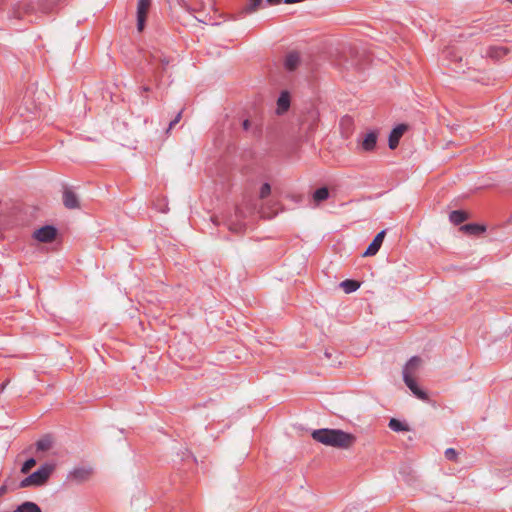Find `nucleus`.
<instances>
[{"instance_id": "obj_7", "label": "nucleus", "mask_w": 512, "mask_h": 512, "mask_svg": "<svg viewBox=\"0 0 512 512\" xmlns=\"http://www.w3.org/2000/svg\"><path fill=\"white\" fill-rule=\"evenodd\" d=\"M92 472L89 467H78L69 473L68 479L76 483H83L91 477Z\"/></svg>"}, {"instance_id": "obj_31", "label": "nucleus", "mask_w": 512, "mask_h": 512, "mask_svg": "<svg viewBox=\"0 0 512 512\" xmlns=\"http://www.w3.org/2000/svg\"><path fill=\"white\" fill-rule=\"evenodd\" d=\"M269 5H278L282 0H266Z\"/></svg>"}, {"instance_id": "obj_24", "label": "nucleus", "mask_w": 512, "mask_h": 512, "mask_svg": "<svg viewBox=\"0 0 512 512\" xmlns=\"http://www.w3.org/2000/svg\"><path fill=\"white\" fill-rule=\"evenodd\" d=\"M159 61H160V67H158L155 71L157 78L163 76V73H164L166 67L170 63V60L167 57H162V56L159 57Z\"/></svg>"}, {"instance_id": "obj_10", "label": "nucleus", "mask_w": 512, "mask_h": 512, "mask_svg": "<svg viewBox=\"0 0 512 512\" xmlns=\"http://www.w3.org/2000/svg\"><path fill=\"white\" fill-rule=\"evenodd\" d=\"M378 134L376 131L367 133L361 141V149L365 152H372L377 145Z\"/></svg>"}, {"instance_id": "obj_25", "label": "nucleus", "mask_w": 512, "mask_h": 512, "mask_svg": "<svg viewBox=\"0 0 512 512\" xmlns=\"http://www.w3.org/2000/svg\"><path fill=\"white\" fill-rule=\"evenodd\" d=\"M154 207L157 211L161 213H167L169 211L168 203L165 198L157 199L154 202Z\"/></svg>"}, {"instance_id": "obj_20", "label": "nucleus", "mask_w": 512, "mask_h": 512, "mask_svg": "<svg viewBox=\"0 0 512 512\" xmlns=\"http://www.w3.org/2000/svg\"><path fill=\"white\" fill-rule=\"evenodd\" d=\"M420 363H421L420 357H418V356L411 357L403 368V374L410 373V375H412V373L419 367Z\"/></svg>"}, {"instance_id": "obj_14", "label": "nucleus", "mask_w": 512, "mask_h": 512, "mask_svg": "<svg viewBox=\"0 0 512 512\" xmlns=\"http://www.w3.org/2000/svg\"><path fill=\"white\" fill-rule=\"evenodd\" d=\"M290 107V95L287 91H283L277 100L278 114L286 112Z\"/></svg>"}, {"instance_id": "obj_21", "label": "nucleus", "mask_w": 512, "mask_h": 512, "mask_svg": "<svg viewBox=\"0 0 512 512\" xmlns=\"http://www.w3.org/2000/svg\"><path fill=\"white\" fill-rule=\"evenodd\" d=\"M52 438L49 436V435H46L44 437H42L41 439H39L35 445H36V450L37 451H48L51 449L52 447Z\"/></svg>"}, {"instance_id": "obj_5", "label": "nucleus", "mask_w": 512, "mask_h": 512, "mask_svg": "<svg viewBox=\"0 0 512 512\" xmlns=\"http://www.w3.org/2000/svg\"><path fill=\"white\" fill-rule=\"evenodd\" d=\"M403 380H404L405 384L407 385V387L412 391V393L417 398H419V399H421L423 401H428L429 400L428 394L425 391H423L422 389L419 388L417 382L412 377V375H410V373H404Z\"/></svg>"}, {"instance_id": "obj_35", "label": "nucleus", "mask_w": 512, "mask_h": 512, "mask_svg": "<svg viewBox=\"0 0 512 512\" xmlns=\"http://www.w3.org/2000/svg\"><path fill=\"white\" fill-rule=\"evenodd\" d=\"M325 356H326L327 358H329L331 355H330V353H328V352L326 351V352H325Z\"/></svg>"}, {"instance_id": "obj_37", "label": "nucleus", "mask_w": 512, "mask_h": 512, "mask_svg": "<svg viewBox=\"0 0 512 512\" xmlns=\"http://www.w3.org/2000/svg\"><path fill=\"white\" fill-rule=\"evenodd\" d=\"M508 2H510L512 4V0H507Z\"/></svg>"}, {"instance_id": "obj_2", "label": "nucleus", "mask_w": 512, "mask_h": 512, "mask_svg": "<svg viewBox=\"0 0 512 512\" xmlns=\"http://www.w3.org/2000/svg\"><path fill=\"white\" fill-rule=\"evenodd\" d=\"M54 470V466L48 463L41 465L35 472L21 480L19 483L20 488H27L30 486L44 485Z\"/></svg>"}, {"instance_id": "obj_8", "label": "nucleus", "mask_w": 512, "mask_h": 512, "mask_svg": "<svg viewBox=\"0 0 512 512\" xmlns=\"http://www.w3.org/2000/svg\"><path fill=\"white\" fill-rule=\"evenodd\" d=\"M63 204L67 209H78L80 208V202L78 196L74 191L65 186L63 190Z\"/></svg>"}, {"instance_id": "obj_1", "label": "nucleus", "mask_w": 512, "mask_h": 512, "mask_svg": "<svg viewBox=\"0 0 512 512\" xmlns=\"http://www.w3.org/2000/svg\"><path fill=\"white\" fill-rule=\"evenodd\" d=\"M311 436L315 441L323 445L338 449H349L356 442L354 434L340 429H317L312 432Z\"/></svg>"}, {"instance_id": "obj_28", "label": "nucleus", "mask_w": 512, "mask_h": 512, "mask_svg": "<svg viewBox=\"0 0 512 512\" xmlns=\"http://www.w3.org/2000/svg\"><path fill=\"white\" fill-rule=\"evenodd\" d=\"M271 193V186L269 183H264L260 188L259 196L261 199H265Z\"/></svg>"}, {"instance_id": "obj_12", "label": "nucleus", "mask_w": 512, "mask_h": 512, "mask_svg": "<svg viewBox=\"0 0 512 512\" xmlns=\"http://www.w3.org/2000/svg\"><path fill=\"white\" fill-rule=\"evenodd\" d=\"M461 231H463L467 235H479L486 231L485 226L477 224V223H469L461 226Z\"/></svg>"}, {"instance_id": "obj_13", "label": "nucleus", "mask_w": 512, "mask_h": 512, "mask_svg": "<svg viewBox=\"0 0 512 512\" xmlns=\"http://www.w3.org/2000/svg\"><path fill=\"white\" fill-rule=\"evenodd\" d=\"M300 63V56L297 52H290L285 57V68L288 71H294Z\"/></svg>"}, {"instance_id": "obj_15", "label": "nucleus", "mask_w": 512, "mask_h": 512, "mask_svg": "<svg viewBox=\"0 0 512 512\" xmlns=\"http://www.w3.org/2000/svg\"><path fill=\"white\" fill-rule=\"evenodd\" d=\"M469 218V215L467 212L463 211V210H453L452 212H450L449 214V220L454 224V225H460L462 224L463 222H465L467 219Z\"/></svg>"}, {"instance_id": "obj_36", "label": "nucleus", "mask_w": 512, "mask_h": 512, "mask_svg": "<svg viewBox=\"0 0 512 512\" xmlns=\"http://www.w3.org/2000/svg\"><path fill=\"white\" fill-rule=\"evenodd\" d=\"M4 489H5L4 487H1L0 492H4Z\"/></svg>"}, {"instance_id": "obj_9", "label": "nucleus", "mask_w": 512, "mask_h": 512, "mask_svg": "<svg viewBox=\"0 0 512 512\" xmlns=\"http://www.w3.org/2000/svg\"><path fill=\"white\" fill-rule=\"evenodd\" d=\"M385 233H386L385 230H382L374 237L372 242L369 244L367 249L364 251V253H363L364 257L374 256L375 254H377V252L379 251V249L382 246V243H383V240L385 237Z\"/></svg>"}, {"instance_id": "obj_18", "label": "nucleus", "mask_w": 512, "mask_h": 512, "mask_svg": "<svg viewBox=\"0 0 512 512\" xmlns=\"http://www.w3.org/2000/svg\"><path fill=\"white\" fill-rule=\"evenodd\" d=\"M329 198V190L327 187H320L313 193V201L316 205Z\"/></svg>"}, {"instance_id": "obj_34", "label": "nucleus", "mask_w": 512, "mask_h": 512, "mask_svg": "<svg viewBox=\"0 0 512 512\" xmlns=\"http://www.w3.org/2000/svg\"><path fill=\"white\" fill-rule=\"evenodd\" d=\"M236 217L239 218L240 215H241V211L239 208L236 209V213H235Z\"/></svg>"}, {"instance_id": "obj_30", "label": "nucleus", "mask_w": 512, "mask_h": 512, "mask_svg": "<svg viewBox=\"0 0 512 512\" xmlns=\"http://www.w3.org/2000/svg\"><path fill=\"white\" fill-rule=\"evenodd\" d=\"M250 125H251V122L248 119H245L242 123L243 129L246 131L249 130Z\"/></svg>"}, {"instance_id": "obj_32", "label": "nucleus", "mask_w": 512, "mask_h": 512, "mask_svg": "<svg viewBox=\"0 0 512 512\" xmlns=\"http://www.w3.org/2000/svg\"><path fill=\"white\" fill-rule=\"evenodd\" d=\"M9 383V380H6L5 382H3L1 385H0V392H3L4 389L6 388V386L8 385Z\"/></svg>"}, {"instance_id": "obj_4", "label": "nucleus", "mask_w": 512, "mask_h": 512, "mask_svg": "<svg viewBox=\"0 0 512 512\" xmlns=\"http://www.w3.org/2000/svg\"><path fill=\"white\" fill-rule=\"evenodd\" d=\"M151 0H138L137 4V30L142 32L144 30L147 15L150 9Z\"/></svg>"}, {"instance_id": "obj_22", "label": "nucleus", "mask_w": 512, "mask_h": 512, "mask_svg": "<svg viewBox=\"0 0 512 512\" xmlns=\"http://www.w3.org/2000/svg\"><path fill=\"white\" fill-rule=\"evenodd\" d=\"M389 428L395 432L409 431L407 424L401 422L396 418H391L388 424Z\"/></svg>"}, {"instance_id": "obj_17", "label": "nucleus", "mask_w": 512, "mask_h": 512, "mask_svg": "<svg viewBox=\"0 0 512 512\" xmlns=\"http://www.w3.org/2000/svg\"><path fill=\"white\" fill-rule=\"evenodd\" d=\"M13 512H42L41 508L34 502L25 501L20 504Z\"/></svg>"}, {"instance_id": "obj_3", "label": "nucleus", "mask_w": 512, "mask_h": 512, "mask_svg": "<svg viewBox=\"0 0 512 512\" xmlns=\"http://www.w3.org/2000/svg\"><path fill=\"white\" fill-rule=\"evenodd\" d=\"M58 234V230L53 225H45L33 233V238L41 243L53 242Z\"/></svg>"}, {"instance_id": "obj_26", "label": "nucleus", "mask_w": 512, "mask_h": 512, "mask_svg": "<svg viewBox=\"0 0 512 512\" xmlns=\"http://www.w3.org/2000/svg\"><path fill=\"white\" fill-rule=\"evenodd\" d=\"M36 465V460L34 458L27 459L21 467V473L27 474L31 471V469Z\"/></svg>"}, {"instance_id": "obj_11", "label": "nucleus", "mask_w": 512, "mask_h": 512, "mask_svg": "<svg viewBox=\"0 0 512 512\" xmlns=\"http://www.w3.org/2000/svg\"><path fill=\"white\" fill-rule=\"evenodd\" d=\"M508 53L509 49L503 45L489 46L486 50V56L494 60H499L506 56Z\"/></svg>"}, {"instance_id": "obj_33", "label": "nucleus", "mask_w": 512, "mask_h": 512, "mask_svg": "<svg viewBox=\"0 0 512 512\" xmlns=\"http://www.w3.org/2000/svg\"><path fill=\"white\" fill-rule=\"evenodd\" d=\"M142 91H143V92H145V93H147V92H149V91H150V87H149V86H143V87H142Z\"/></svg>"}, {"instance_id": "obj_29", "label": "nucleus", "mask_w": 512, "mask_h": 512, "mask_svg": "<svg viewBox=\"0 0 512 512\" xmlns=\"http://www.w3.org/2000/svg\"><path fill=\"white\" fill-rule=\"evenodd\" d=\"M181 117H182V111H180L173 120L170 121L169 123V127H168V130L169 131L170 129H172L173 127H175L176 124L179 123V121L181 120Z\"/></svg>"}, {"instance_id": "obj_16", "label": "nucleus", "mask_w": 512, "mask_h": 512, "mask_svg": "<svg viewBox=\"0 0 512 512\" xmlns=\"http://www.w3.org/2000/svg\"><path fill=\"white\" fill-rule=\"evenodd\" d=\"M340 287L345 293L349 294L359 289L360 282L354 279H346L340 283Z\"/></svg>"}, {"instance_id": "obj_23", "label": "nucleus", "mask_w": 512, "mask_h": 512, "mask_svg": "<svg viewBox=\"0 0 512 512\" xmlns=\"http://www.w3.org/2000/svg\"><path fill=\"white\" fill-rule=\"evenodd\" d=\"M228 229L231 231V232H234V233H237V234H241L245 231L246 229V225L245 223L241 222V221H237V222H230L228 224Z\"/></svg>"}, {"instance_id": "obj_6", "label": "nucleus", "mask_w": 512, "mask_h": 512, "mask_svg": "<svg viewBox=\"0 0 512 512\" xmlns=\"http://www.w3.org/2000/svg\"><path fill=\"white\" fill-rule=\"evenodd\" d=\"M407 129L408 126L406 124H399L392 129L388 138V146L390 149L394 150L397 148L401 137L403 136Z\"/></svg>"}, {"instance_id": "obj_19", "label": "nucleus", "mask_w": 512, "mask_h": 512, "mask_svg": "<svg viewBox=\"0 0 512 512\" xmlns=\"http://www.w3.org/2000/svg\"><path fill=\"white\" fill-rule=\"evenodd\" d=\"M261 4L262 0H250L249 3L245 5L240 11V16L243 17L245 15L254 13L258 10Z\"/></svg>"}, {"instance_id": "obj_27", "label": "nucleus", "mask_w": 512, "mask_h": 512, "mask_svg": "<svg viewBox=\"0 0 512 512\" xmlns=\"http://www.w3.org/2000/svg\"><path fill=\"white\" fill-rule=\"evenodd\" d=\"M444 455L447 460L457 462L458 452L454 448H447Z\"/></svg>"}]
</instances>
